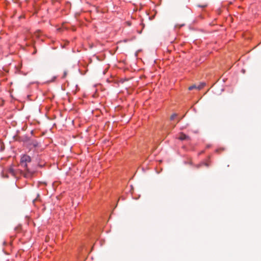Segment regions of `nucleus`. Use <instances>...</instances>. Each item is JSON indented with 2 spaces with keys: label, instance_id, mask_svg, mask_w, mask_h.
I'll return each mask as SVG.
<instances>
[{
  "label": "nucleus",
  "instance_id": "3",
  "mask_svg": "<svg viewBox=\"0 0 261 261\" xmlns=\"http://www.w3.org/2000/svg\"><path fill=\"white\" fill-rule=\"evenodd\" d=\"M178 139L181 141L185 140H189L190 137L186 135V134H184L183 133H180V136L178 137Z\"/></svg>",
  "mask_w": 261,
  "mask_h": 261
},
{
  "label": "nucleus",
  "instance_id": "4",
  "mask_svg": "<svg viewBox=\"0 0 261 261\" xmlns=\"http://www.w3.org/2000/svg\"><path fill=\"white\" fill-rule=\"evenodd\" d=\"M8 172L9 173L11 174L12 175H15L14 170L12 168H10Z\"/></svg>",
  "mask_w": 261,
  "mask_h": 261
},
{
  "label": "nucleus",
  "instance_id": "7",
  "mask_svg": "<svg viewBox=\"0 0 261 261\" xmlns=\"http://www.w3.org/2000/svg\"><path fill=\"white\" fill-rule=\"evenodd\" d=\"M184 25H185L184 24H176V25H175V28H180V27H181L184 26Z\"/></svg>",
  "mask_w": 261,
  "mask_h": 261
},
{
  "label": "nucleus",
  "instance_id": "6",
  "mask_svg": "<svg viewBox=\"0 0 261 261\" xmlns=\"http://www.w3.org/2000/svg\"><path fill=\"white\" fill-rule=\"evenodd\" d=\"M67 73H68V72L66 70H65L64 71V74H63V75L62 76V78H65L67 75Z\"/></svg>",
  "mask_w": 261,
  "mask_h": 261
},
{
  "label": "nucleus",
  "instance_id": "2",
  "mask_svg": "<svg viewBox=\"0 0 261 261\" xmlns=\"http://www.w3.org/2000/svg\"><path fill=\"white\" fill-rule=\"evenodd\" d=\"M205 85V83H200L198 86H196V85H193L191 86H190L188 89L189 90H192L193 89H196L199 90L202 89Z\"/></svg>",
  "mask_w": 261,
  "mask_h": 261
},
{
  "label": "nucleus",
  "instance_id": "8",
  "mask_svg": "<svg viewBox=\"0 0 261 261\" xmlns=\"http://www.w3.org/2000/svg\"><path fill=\"white\" fill-rule=\"evenodd\" d=\"M204 165L205 166H206V167H208L209 166V164H207V163H204Z\"/></svg>",
  "mask_w": 261,
  "mask_h": 261
},
{
  "label": "nucleus",
  "instance_id": "5",
  "mask_svg": "<svg viewBox=\"0 0 261 261\" xmlns=\"http://www.w3.org/2000/svg\"><path fill=\"white\" fill-rule=\"evenodd\" d=\"M176 116H177V114H172V115L171 116V117H170V120H173V119L175 118V117H176Z\"/></svg>",
  "mask_w": 261,
  "mask_h": 261
},
{
  "label": "nucleus",
  "instance_id": "1",
  "mask_svg": "<svg viewBox=\"0 0 261 261\" xmlns=\"http://www.w3.org/2000/svg\"><path fill=\"white\" fill-rule=\"evenodd\" d=\"M31 157L28 155H23L21 158L20 165L24 168L23 171H21V174L25 178H30L32 176L34 170L28 167V164L31 163Z\"/></svg>",
  "mask_w": 261,
  "mask_h": 261
}]
</instances>
